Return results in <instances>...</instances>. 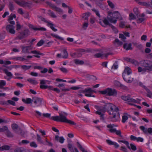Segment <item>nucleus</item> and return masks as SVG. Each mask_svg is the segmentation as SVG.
<instances>
[{"instance_id": "4468645a", "label": "nucleus", "mask_w": 152, "mask_h": 152, "mask_svg": "<svg viewBox=\"0 0 152 152\" xmlns=\"http://www.w3.org/2000/svg\"><path fill=\"white\" fill-rule=\"evenodd\" d=\"M13 25H8L6 27V30L8 32L12 34H15V27Z\"/></svg>"}, {"instance_id": "f257e3e1", "label": "nucleus", "mask_w": 152, "mask_h": 152, "mask_svg": "<svg viewBox=\"0 0 152 152\" xmlns=\"http://www.w3.org/2000/svg\"><path fill=\"white\" fill-rule=\"evenodd\" d=\"M140 64L142 67L139 66L138 68L139 72H145L147 70L152 71V61L148 60H142L140 61Z\"/></svg>"}, {"instance_id": "603ef678", "label": "nucleus", "mask_w": 152, "mask_h": 152, "mask_svg": "<svg viewBox=\"0 0 152 152\" xmlns=\"http://www.w3.org/2000/svg\"><path fill=\"white\" fill-rule=\"evenodd\" d=\"M136 18V17L133 13H130L129 15V19L130 20H134Z\"/></svg>"}, {"instance_id": "09e8293b", "label": "nucleus", "mask_w": 152, "mask_h": 152, "mask_svg": "<svg viewBox=\"0 0 152 152\" xmlns=\"http://www.w3.org/2000/svg\"><path fill=\"white\" fill-rule=\"evenodd\" d=\"M17 133L18 134L23 137H25V132L23 131L21 129L20 130H19V131L18 132V133Z\"/></svg>"}, {"instance_id": "a18cd8bd", "label": "nucleus", "mask_w": 152, "mask_h": 152, "mask_svg": "<svg viewBox=\"0 0 152 152\" xmlns=\"http://www.w3.org/2000/svg\"><path fill=\"white\" fill-rule=\"evenodd\" d=\"M8 127L6 126H3L2 127H0V132H6L7 129Z\"/></svg>"}, {"instance_id": "393cba45", "label": "nucleus", "mask_w": 152, "mask_h": 152, "mask_svg": "<svg viewBox=\"0 0 152 152\" xmlns=\"http://www.w3.org/2000/svg\"><path fill=\"white\" fill-rule=\"evenodd\" d=\"M55 140L57 142H59L61 143H64L65 140L64 139L63 137H60L58 135H56L55 136Z\"/></svg>"}, {"instance_id": "aec40b11", "label": "nucleus", "mask_w": 152, "mask_h": 152, "mask_svg": "<svg viewBox=\"0 0 152 152\" xmlns=\"http://www.w3.org/2000/svg\"><path fill=\"white\" fill-rule=\"evenodd\" d=\"M104 106L108 113L111 109H113V108L115 107L114 105L110 103H106Z\"/></svg>"}, {"instance_id": "c756f323", "label": "nucleus", "mask_w": 152, "mask_h": 152, "mask_svg": "<svg viewBox=\"0 0 152 152\" xmlns=\"http://www.w3.org/2000/svg\"><path fill=\"white\" fill-rule=\"evenodd\" d=\"M54 25L49 22V23H48L47 24V26L50 28L53 31H57V29L56 28H55L53 26Z\"/></svg>"}, {"instance_id": "79ce46f5", "label": "nucleus", "mask_w": 152, "mask_h": 152, "mask_svg": "<svg viewBox=\"0 0 152 152\" xmlns=\"http://www.w3.org/2000/svg\"><path fill=\"white\" fill-rule=\"evenodd\" d=\"M25 150L22 148H18L14 150V152H24Z\"/></svg>"}, {"instance_id": "4be33fe9", "label": "nucleus", "mask_w": 152, "mask_h": 152, "mask_svg": "<svg viewBox=\"0 0 152 152\" xmlns=\"http://www.w3.org/2000/svg\"><path fill=\"white\" fill-rule=\"evenodd\" d=\"M12 128L14 132L17 133L19 130H20V128H19L18 125L16 124H13L12 125Z\"/></svg>"}, {"instance_id": "774afa93", "label": "nucleus", "mask_w": 152, "mask_h": 152, "mask_svg": "<svg viewBox=\"0 0 152 152\" xmlns=\"http://www.w3.org/2000/svg\"><path fill=\"white\" fill-rule=\"evenodd\" d=\"M60 69L63 73H67L68 72L67 69L64 67L60 68Z\"/></svg>"}, {"instance_id": "5fc2aeb1", "label": "nucleus", "mask_w": 152, "mask_h": 152, "mask_svg": "<svg viewBox=\"0 0 152 152\" xmlns=\"http://www.w3.org/2000/svg\"><path fill=\"white\" fill-rule=\"evenodd\" d=\"M133 11L135 14L137 16H138L140 13V12L138 10V8L136 7L134 8L133 9Z\"/></svg>"}, {"instance_id": "58836bf2", "label": "nucleus", "mask_w": 152, "mask_h": 152, "mask_svg": "<svg viewBox=\"0 0 152 152\" xmlns=\"http://www.w3.org/2000/svg\"><path fill=\"white\" fill-rule=\"evenodd\" d=\"M92 11L94 12L96 15L99 18H100L101 16L99 14V11L93 8L92 9Z\"/></svg>"}, {"instance_id": "c9c22d12", "label": "nucleus", "mask_w": 152, "mask_h": 152, "mask_svg": "<svg viewBox=\"0 0 152 152\" xmlns=\"http://www.w3.org/2000/svg\"><path fill=\"white\" fill-rule=\"evenodd\" d=\"M27 80L31 83L33 85H36L38 83V82L36 80L32 78H30L28 79Z\"/></svg>"}, {"instance_id": "6e6552de", "label": "nucleus", "mask_w": 152, "mask_h": 152, "mask_svg": "<svg viewBox=\"0 0 152 152\" xmlns=\"http://www.w3.org/2000/svg\"><path fill=\"white\" fill-rule=\"evenodd\" d=\"M118 141L120 142H121L125 144L127 146V147L130 150L132 149L133 151H135L137 149L136 146L134 144L131 143L130 144V146L129 145V142L126 140H118Z\"/></svg>"}, {"instance_id": "e433bc0d", "label": "nucleus", "mask_w": 152, "mask_h": 152, "mask_svg": "<svg viewBox=\"0 0 152 152\" xmlns=\"http://www.w3.org/2000/svg\"><path fill=\"white\" fill-rule=\"evenodd\" d=\"M10 148V147L7 145H5L1 146L2 151L9 150Z\"/></svg>"}, {"instance_id": "72a5a7b5", "label": "nucleus", "mask_w": 152, "mask_h": 152, "mask_svg": "<svg viewBox=\"0 0 152 152\" xmlns=\"http://www.w3.org/2000/svg\"><path fill=\"white\" fill-rule=\"evenodd\" d=\"M90 13L89 12H87L83 14V18L85 20H88V17L90 16Z\"/></svg>"}, {"instance_id": "1a4fd4ad", "label": "nucleus", "mask_w": 152, "mask_h": 152, "mask_svg": "<svg viewBox=\"0 0 152 152\" xmlns=\"http://www.w3.org/2000/svg\"><path fill=\"white\" fill-rule=\"evenodd\" d=\"M29 31L28 29H25L23 31L19 33L18 38L20 39H22L29 35Z\"/></svg>"}, {"instance_id": "8fccbe9b", "label": "nucleus", "mask_w": 152, "mask_h": 152, "mask_svg": "<svg viewBox=\"0 0 152 152\" xmlns=\"http://www.w3.org/2000/svg\"><path fill=\"white\" fill-rule=\"evenodd\" d=\"M25 56H23V57H16L14 58L15 60H19L20 61H23L25 60H26V59L24 58V57Z\"/></svg>"}, {"instance_id": "cd10ccee", "label": "nucleus", "mask_w": 152, "mask_h": 152, "mask_svg": "<svg viewBox=\"0 0 152 152\" xmlns=\"http://www.w3.org/2000/svg\"><path fill=\"white\" fill-rule=\"evenodd\" d=\"M5 134L7 137H8L12 138L13 137H14V135L8 129V128H7V129L6 131Z\"/></svg>"}, {"instance_id": "5701e85b", "label": "nucleus", "mask_w": 152, "mask_h": 152, "mask_svg": "<svg viewBox=\"0 0 152 152\" xmlns=\"http://www.w3.org/2000/svg\"><path fill=\"white\" fill-rule=\"evenodd\" d=\"M16 16L15 14H11L9 17L8 20L10 21L11 24L14 25L15 22L14 21H12L14 18H15Z\"/></svg>"}, {"instance_id": "4c0bfd02", "label": "nucleus", "mask_w": 152, "mask_h": 152, "mask_svg": "<svg viewBox=\"0 0 152 152\" xmlns=\"http://www.w3.org/2000/svg\"><path fill=\"white\" fill-rule=\"evenodd\" d=\"M77 146L80 148V150L83 152H88L87 151L85 150L82 147L81 145L80 144L79 142H77Z\"/></svg>"}, {"instance_id": "dca6fc26", "label": "nucleus", "mask_w": 152, "mask_h": 152, "mask_svg": "<svg viewBox=\"0 0 152 152\" xmlns=\"http://www.w3.org/2000/svg\"><path fill=\"white\" fill-rule=\"evenodd\" d=\"M32 49L31 46H22V52L24 53H31Z\"/></svg>"}, {"instance_id": "7ed1b4c3", "label": "nucleus", "mask_w": 152, "mask_h": 152, "mask_svg": "<svg viewBox=\"0 0 152 152\" xmlns=\"http://www.w3.org/2000/svg\"><path fill=\"white\" fill-rule=\"evenodd\" d=\"M100 92L102 94L106 95L109 96H117L118 94L117 91L116 89L109 88L100 91Z\"/></svg>"}, {"instance_id": "f8f14e48", "label": "nucleus", "mask_w": 152, "mask_h": 152, "mask_svg": "<svg viewBox=\"0 0 152 152\" xmlns=\"http://www.w3.org/2000/svg\"><path fill=\"white\" fill-rule=\"evenodd\" d=\"M114 84L115 86L116 87L120 88L124 90H126L127 87L123 84H121L119 81L115 80L114 81Z\"/></svg>"}, {"instance_id": "473e14b6", "label": "nucleus", "mask_w": 152, "mask_h": 152, "mask_svg": "<svg viewBox=\"0 0 152 152\" xmlns=\"http://www.w3.org/2000/svg\"><path fill=\"white\" fill-rule=\"evenodd\" d=\"M22 101L26 104H30L32 102V99L30 98H27L26 99H22Z\"/></svg>"}, {"instance_id": "6e6d98bb", "label": "nucleus", "mask_w": 152, "mask_h": 152, "mask_svg": "<svg viewBox=\"0 0 152 152\" xmlns=\"http://www.w3.org/2000/svg\"><path fill=\"white\" fill-rule=\"evenodd\" d=\"M6 82L3 80H1L0 82V86L1 88H3V86H5L6 85Z\"/></svg>"}, {"instance_id": "4d7b16f0", "label": "nucleus", "mask_w": 152, "mask_h": 152, "mask_svg": "<svg viewBox=\"0 0 152 152\" xmlns=\"http://www.w3.org/2000/svg\"><path fill=\"white\" fill-rule=\"evenodd\" d=\"M138 4L142 6H145L146 7L149 6L150 5L148 3L144 2H139Z\"/></svg>"}, {"instance_id": "864d4df0", "label": "nucleus", "mask_w": 152, "mask_h": 152, "mask_svg": "<svg viewBox=\"0 0 152 152\" xmlns=\"http://www.w3.org/2000/svg\"><path fill=\"white\" fill-rule=\"evenodd\" d=\"M40 81L41 85L42 86L45 85L47 83V82H48V80H40Z\"/></svg>"}, {"instance_id": "3c124183", "label": "nucleus", "mask_w": 152, "mask_h": 152, "mask_svg": "<svg viewBox=\"0 0 152 152\" xmlns=\"http://www.w3.org/2000/svg\"><path fill=\"white\" fill-rule=\"evenodd\" d=\"M128 119V117L127 115H123L122 117V122L123 123H125Z\"/></svg>"}, {"instance_id": "ea45409f", "label": "nucleus", "mask_w": 152, "mask_h": 152, "mask_svg": "<svg viewBox=\"0 0 152 152\" xmlns=\"http://www.w3.org/2000/svg\"><path fill=\"white\" fill-rule=\"evenodd\" d=\"M30 142L29 141L27 140H23L21 142H19V144L20 145H22L27 144L29 143Z\"/></svg>"}, {"instance_id": "de8ad7c7", "label": "nucleus", "mask_w": 152, "mask_h": 152, "mask_svg": "<svg viewBox=\"0 0 152 152\" xmlns=\"http://www.w3.org/2000/svg\"><path fill=\"white\" fill-rule=\"evenodd\" d=\"M37 17L40 20H41L46 23H47V24L49 22H48L47 20H46L45 18L43 17L42 16L38 15L37 16Z\"/></svg>"}, {"instance_id": "9d476101", "label": "nucleus", "mask_w": 152, "mask_h": 152, "mask_svg": "<svg viewBox=\"0 0 152 152\" xmlns=\"http://www.w3.org/2000/svg\"><path fill=\"white\" fill-rule=\"evenodd\" d=\"M140 129L144 133L147 134H152V128L151 127L147 128L143 126H141L140 127Z\"/></svg>"}, {"instance_id": "13d9d810", "label": "nucleus", "mask_w": 152, "mask_h": 152, "mask_svg": "<svg viewBox=\"0 0 152 152\" xmlns=\"http://www.w3.org/2000/svg\"><path fill=\"white\" fill-rule=\"evenodd\" d=\"M145 20L144 18H139L137 20V23H140L142 22Z\"/></svg>"}, {"instance_id": "2eb2a0df", "label": "nucleus", "mask_w": 152, "mask_h": 152, "mask_svg": "<svg viewBox=\"0 0 152 152\" xmlns=\"http://www.w3.org/2000/svg\"><path fill=\"white\" fill-rule=\"evenodd\" d=\"M82 92L83 93L85 92L89 93L88 94L86 93L85 94V95L86 96L90 97L91 96V93L93 92H95V91L92 90L91 88H85L84 90H82Z\"/></svg>"}, {"instance_id": "f03ea898", "label": "nucleus", "mask_w": 152, "mask_h": 152, "mask_svg": "<svg viewBox=\"0 0 152 152\" xmlns=\"http://www.w3.org/2000/svg\"><path fill=\"white\" fill-rule=\"evenodd\" d=\"M114 108L111 109L108 113L109 115H112L111 118V120L113 122H116L119 120L120 119L119 109L118 107L114 105Z\"/></svg>"}, {"instance_id": "c03bdc74", "label": "nucleus", "mask_w": 152, "mask_h": 152, "mask_svg": "<svg viewBox=\"0 0 152 152\" xmlns=\"http://www.w3.org/2000/svg\"><path fill=\"white\" fill-rule=\"evenodd\" d=\"M37 141L40 143L44 144L43 141L42 140L40 136L38 134H37Z\"/></svg>"}, {"instance_id": "680f3d73", "label": "nucleus", "mask_w": 152, "mask_h": 152, "mask_svg": "<svg viewBox=\"0 0 152 152\" xmlns=\"http://www.w3.org/2000/svg\"><path fill=\"white\" fill-rule=\"evenodd\" d=\"M118 67V64H117V62H115L113 64L112 69H117Z\"/></svg>"}, {"instance_id": "423d86ee", "label": "nucleus", "mask_w": 152, "mask_h": 152, "mask_svg": "<svg viewBox=\"0 0 152 152\" xmlns=\"http://www.w3.org/2000/svg\"><path fill=\"white\" fill-rule=\"evenodd\" d=\"M121 99L123 100L129 102L137 103L139 102V99H135L131 97L130 95H128L127 96H121Z\"/></svg>"}, {"instance_id": "e2e57ef3", "label": "nucleus", "mask_w": 152, "mask_h": 152, "mask_svg": "<svg viewBox=\"0 0 152 152\" xmlns=\"http://www.w3.org/2000/svg\"><path fill=\"white\" fill-rule=\"evenodd\" d=\"M44 43V41L42 40H40L37 43V45L38 46H40L42 45Z\"/></svg>"}, {"instance_id": "f704fd0d", "label": "nucleus", "mask_w": 152, "mask_h": 152, "mask_svg": "<svg viewBox=\"0 0 152 152\" xmlns=\"http://www.w3.org/2000/svg\"><path fill=\"white\" fill-rule=\"evenodd\" d=\"M3 71L7 75V76L11 77L12 76V75L10 72H9L7 69H3Z\"/></svg>"}, {"instance_id": "69168bd1", "label": "nucleus", "mask_w": 152, "mask_h": 152, "mask_svg": "<svg viewBox=\"0 0 152 152\" xmlns=\"http://www.w3.org/2000/svg\"><path fill=\"white\" fill-rule=\"evenodd\" d=\"M107 3L109 6L112 8H113L114 7V4L112 3V2L110 1H107Z\"/></svg>"}, {"instance_id": "052dcab7", "label": "nucleus", "mask_w": 152, "mask_h": 152, "mask_svg": "<svg viewBox=\"0 0 152 152\" xmlns=\"http://www.w3.org/2000/svg\"><path fill=\"white\" fill-rule=\"evenodd\" d=\"M30 145L31 147L36 148L37 147V145L34 142H32L30 143Z\"/></svg>"}, {"instance_id": "412c9836", "label": "nucleus", "mask_w": 152, "mask_h": 152, "mask_svg": "<svg viewBox=\"0 0 152 152\" xmlns=\"http://www.w3.org/2000/svg\"><path fill=\"white\" fill-rule=\"evenodd\" d=\"M49 6L52 10L55 11L59 12H62V11L60 8L56 6L53 4H49Z\"/></svg>"}, {"instance_id": "2f4dec72", "label": "nucleus", "mask_w": 152, "mask_h": 152, "mask_svg": "<svg viewBox=\"0 0 152 152\" xmlns=\"http://www.w3.org/2000/svg\"><path fill=\"white\" fill-rule=\"evenodd\" d=\"M48 14L51 17L54 18H57V16L53 11L50 10H48Z\"/></svg>"}, {"instance_id": "b1692460", "label": "nucleus", "mask_w": 152, "mask_h": 152, "mask_svg": "<svg viewBox=\"0 0 152 152\" xmlns=\"http://www.w3.org/2000/svg\"><path fill=\"white\" fill-rule=\"evenodd\" d=\"M111 54L110 53H98L95 54L94 55V56L96 57L99 58L100 57L105 56L107 57L109 55H110Z\"/></svg>"}, {"instance_id": "49530a36", "label": "nucleus", "mask_w": 152, "mask_h": 152, "mask_svg": "<svg viewBox=\"0 0 152 152\" xmlns=\"http://www.w3.org/2000/svg\"><path fill=\"white\" fill-rule=\"evenodd\" d=\"M64 56L62 57L63 58H66L68 57V54L66 50L64 49L63 51Z\"/></svg>"}, {"instance_id": "a211bd4d", "label": "nucleus", "mask_w": 152, "mask_h": 152, "mask_svg": "<svg viewBox=\"0 0 152 152\" xmlns=\"http://www.w3.org/2000/svg\"><path fill=\"white\" fill-rule=\"evenodd\" d=\"M111 13H109V15L107 16V18H105L107 19L108 22L110 21V23H116L117 20L115 19H114V18L113 17V16H111L110 15ZM104 19H105V18H104Z\"/></svg>"}, {"instance_id": "ddd939ff", "label": "nucleus", "mask_w": 152, "mask_h": 152, "mask_svg": "<svg viewBox=\"0 0 152 152\" xmlns=\"http://www.w3.org/2000/svg\"><path fill=\"white\" fill-rule=\"evenodd\" d=\"M42 99L40 98L34 97L33 98L32 101L35 104L36 106L38 107L40 106L42 103Z\"/></svg>"}, {"instance_id": "37998d69", "label": "nucleus", "mask_w": 152, "mask_h": 152, "mask_svg": "<svg viewBox=\"0 0 152 152\" xmlns=\"http://www.w3.org/2000/svg\"><path fill=\"white\" fill-rule=\"evenodd\" d=\"M9 7L10 10L12 11L14 9V6L12 3L11 2H9Z\"/></svg>"}, {"instance_id": "a19ab883", "label": "nucleus", "mask_w": 152, "mask_h": 152, "mask_svg": "<svg viewBox=\"0 0 152 152\" xmlns=\"http://www.w3.org/2000/svg\"><path fill=\"white\" fill-rule=\"evenodd\" d=\"M50 35L53 37H55L59 39H60V40H64V39L63 38L55 34H51Z\"/></svg>"}, {"instance_id": "9b49d317", "label": "nucleus", "mask_w": 152, "mask_h": 152, "mask_svg": "<svg viewBox=\"0 0 152 152\" xmlns=\"http://www.w3.org/2000/svg\"><path fill=\"white\" fill-rule=\"evenodd\" d=\"M15 1L20 6L23 7H29L30 6V4H29L27 2H26L23 1H22L21 0H15Z\"/></svg>"}, {"instance_id": "20e7f679", "label": "nucleus", "mask_w": 152, "mask_h": 152, "mask_svg": "<svg viewBox=\"0 0 152 152\" xmlns=\"http://www.w3.org/2000/svg\"><path fill=\"white\" fill-rule=\"evenodd\" d=\"M55 121L65 123L67 119L66 117L63 114L59 113V116H52L50 118Z\"/></svg>"}, {"instance_id": "c85d7f7f", "label": "nucleus", "mask_w": 152, "mask_h": 152, "mask_svg": "<svg viewBox=\"0 0 152 152\" xmlns=\"http://www.w3.org/2000/svg\"><path fill=\"white\" fill-rule=\"evenodd\" d=\"M74 62L77 65H82L84 64V62L83 60H80L77 59H75L74 60Z\"/></svg>"}, {"instance_id": "f3484780", "label": "nucleus", "mask_w": 152, "mask_h": 152, "mask_svg": "<svg viewBox=\"0 0 152 152\" xmlns=\"http://www.w3.org/2000/svg\"><path fill=\"white\" fill-rule=\"evenodd\" d=\"M124 59L126 61L129 62L135 65H138L139 64V63L134 59L129 58H125Z\"/></svg>"}, {"instance_id": "7c9ffc66", "label": "nucleus", "mask_w": 152, "mask_h": 152, "mask_svg": "<svg viewBox=\"0 0 152 152\" xmlns=\"http://www.w3.org/2000/svg\"><path fill=\"white\" fill-rule=\"evenodd\" d=\"M30 28L35 31L40 30L42 31H46V29L44 27L35 28L33 26H31L30 27Z\"/></svg>"}, {"instance_id": "bf43d9fd", "label": "nucleus", "mask_w": 152, "mask_h": 152, "mask_svg": "<svg viewBox=\"0 0 152 152\" xmlns=\"http://www.w3.org/2000/svg\"><path fill=\"white\" fill-rule=\"evenodd\" d=\"M21 67L24 70H27L30 69L31 67V66H27L26 65H22L21 66Z\"/></svg>"}, {"instance_id": "6ab92c4d", "label": "nucleus", "mask_w": 152, "mask_h": 152, "mask_svg": "<svg viewBox=\"0 0 152 152\" xmlns=\"http://www.w3.org/2000/svg\"><path fill=\"white\" fill-rule=\"evenodd\" d=\"M112 15L115 18L119 20L122 19V17L118 11H116L113 12L112 14Z\"/></svg>"}, {"instance_id": "bb28decb", "label": "nucleus", "mask_w": 152, "mask_h": 152, "mask_svg": "<svg viewBox=\"0 0 152 152\" xmlns=\"http://www.w3.org/2000/svg\"><path fill=\"white\" fill-rule=\"evenodd\" d=\"M124 42L125 41L124 40L120 41L119 39H117L115 40L113 42L114 44L115 45L117 44L118 45H121L123 44V42Z\"/></svg>"}, {"instance_id": "39448f33", "label": "nucleus", "mask_w": 152, "mask_h": 152, "mask_svg": "<svg viewBox=\"0 0 152 152\" xmlns=\"http://www.w3.org/2000/svg\"><path fill=\"white\" fill-rule=\"evenodd\" d=\"M103 22L104 24H103V23L101 22H99V23H100L102 26L104 27H106V25H109L111 27L112 29L115 33H118V30L114 26L110 24L107 19L105 18L103 19Z\"/></svg>"}, {"instance_id": "338daca9", "label": "nucleus", "mask_w": 152, "mask_h": 152, "mask_svg": "<svg viewBox=\"0 0 152 152\" xmlns=\"http://www.w3.org/2000/svg\"><path fill=\"white\" fill-rule=\"evenodd\" d=\"M0 104L1 105H8V103L7 101H0Z\"/></svg>"}, {"instance_id": "0eeeda50", "label": "nucleus", "mask_w": 152, "mask_h": 152, "mask_svg": "<svg viewBox=\"0 0 152 152\" xmlns=\"http://www.w3.org/2000/svg\"><path fill=\"white\" fill-rule=\"evenodd\" d=\"M131 73V70L130 69L129 67H127L125 68L124 72L123 73V77L125 81L128 83H130L132 82V81L126 79L125 76H126V75L127 76L129 75Z\"/></svg>"}, {"instance_id": "a878e982", "label": "nucleus", "mask_w": 152, "mask_h": 152, "mask_svg": "<svg viewBox=\"0 0 152 152\" xmlns=\"http://www.w3.org/2000/svg\"><path fill=\"white\" fill-rule=\"evenodd\" d=\"M132 45L131 43L128 44L126 43L124 44L123 47L124 48L127 50H132Z\"/></svg>"}, {"instance_id": "0e129e2a", "label": "nucleus", "mask_w": 152, "mask_h": 152, "mask_svg": "<svg viewBox=\"0 0 152 152\" xmlns=\"http://www.w3.org/2000/svg\"><path fill=\"white\" fill-rule=\"evenodd\" d=\"M96 113L100 115L101 119H104L103 115H104L102 114L101 112L99 111H97L96 112Z\"/></svg>"}]
</instances>
